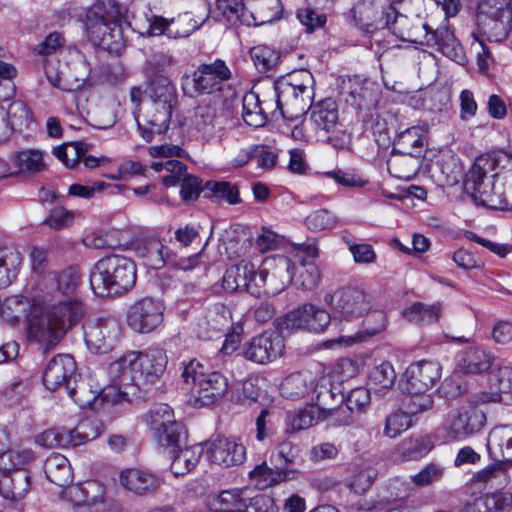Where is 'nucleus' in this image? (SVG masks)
Instances as JSON below:
<instances>
[{
	"mask_svg": "<svg viewBox=\"0 0 512 512\" xmlns=\"http://www.w3.org/2000/svg\"><path fill=\"white\" fill-rule=\"evenodd\" d=\"M81 277L77 269L68 267L60 273L50 272L37 300L30 306L23 297H13L5 301L2 314L8 321L27 318V335L46 348L57 345L67 330L76 325L86 313L81 298Z\"/></svg>",
	"mask_w": 512,
	"mask_h": 512,
	"instance_id": "f257e3e1",
	"label": "nucleus"
},
{
	"mask_svg": "<svg viewBox=\"0 0 512 512\" xmlns=\"http://www.w3.org/2000/svg\"><path fill=\"white\" fill-rule=\"evenodd\" d=\"M147 94L135 120L142 139L149 143L168 130L177 97L174 85L165 76L152 79Z\"/></svg>",
	"mask_w": 512,
	"mask_h": 512,
	"instance_id": "f03ea898",
	"label": "nucleus"
},
{
	"mask_svg": "<svg viewBox=\"0 0 512 512\" xmlns=\"http://www.w3.org/2000/svg\"><path fill=\"white\" fill-rule=\"evenodd\" d=\"M167 362V355L162 349L129 351L110 364L108 374L112 385L119 389L128 386L141 387L158 381Z\"/></svg>",
	"mask_w": 512,
	"mask_h": 512,
	"instance_id": "7ed1b4c3",
	"label": "nucleus"
},
{
	"mask_svg": "<svg viewBox=\"0 0 512 512\" xmlns=\"http://www.w3.org/2000/svg\"><path fill=\"white\" fill-rule=\"evenodd\" d=\"M500 164L501 159L494 155L477 157L467 174L465 185L477 204L504 210Z\"/></svg>",
	"mask_w": 512,
	"mask_h": 512,
	"instance_id": "20e7f679",
	"label": "nucleus"
},
{
	"mask_svg": "<svg viewBox=\"0 0 512 512\" xmlns=\"http://www.w3.org/2000/svg\"><path fill=\"white\" fill-rule=\"evenodd\" d=\"M181 378L189 386L188 403L194 408L211 406L228 392L227 377L218 371H205L204 365L196 359L183 362Z\"/></svg>",
	"mask_w": 512,
	"mask_h": 512,
	"instance_id": "39448f33",
	"label": "nucleus"
},
{
	"mask_svg": "<svg viewBox=\"0 0 512 512\" xmlns=\"http://www.w3.org/2000/svg\"><path fill=\"white\" fill-rule=\"evenodd\" d=\"M136 265L123 255H110L100 259L90 273L93 292L101 297L121 294L136 283Z\"/></svg>",
	"mask_w": 512,
	"mask_h": 512,
	"instance_id": "423d86ee",
	"label": "nucleus"
},
{
	"mask_svg": "<svg viewBox=\"0 0 512 512\" xmlns=\"http://www.w3.org/2000/svg\"><path fill=\"white\" fill-rule=\"evenodd\" d=\"M84 27L89 40L96 46L115 53L124 46L121 12L114 3H99L89 8Z\"/></svg>",
	"mask_w": 512,
	"mask_h": 512,
	"instance_id": "0eeeda50",
	"label": "nucleus"
},
{
	"mask_svg": "<svg viewBox=\"0 0 512 512\" xmlns=\"http://www.w3.org/2000/svg\"><path fill=\"white\" fill-rule=\"evenodd\" d=\"M314 78L310 71L302 69L292 72L287 78L276 82L275 102L279 114L284 118H298L311 107Z\"/></svg>",
	"mask_w": 512,
	"mask_h": 512,
	"instance_id": "6e6552de",
	"label": "nucleus"
},
{
	"mask_svg": "<svg viewBox=\"0 0 512 512\" xmlns=\"http://www.w3.org/2000/svg\"><path fill=\"white\" fill-rule=\"evenodd\" d=\"M476 24L489 38L495 41L505 39L512 25L511 0H480Z\"/></svg>",
	"mask_w": 512,
	"mask_h": 512,
	"instance_id": "1a4fd4ad",
	"label": "nucleus"
},
{
	"mask_svg": "<svg viewBox=\"0 0 512 512\" xmlns=\"http://www.w3.org/2000/svg\"><path fill=\"white\" fill-rule=\"evenodd\" d=\"M190 127L206 144H220L227 135L226 117L216 103L204 99L190 116Z\"/></svg>",
	"mask_w": 512,
	"mask_h": 512,
	"instance_id": "9d476101",
	"label": "nucleus"
},
{
	"mask_svg": "<svg viewBox=\"0 0 512 512\" xmlns=\"http://www.w3.org/2000/svg\"><path fill=\"white\" fill-rule=\"evenodd\" d=\"M232 76L231 70L221 59L198 66L191 76L184 79L182 85L185 94L193 97L199 94L221 92Z\"/></svg>",
	"mask_w": 512,
	"mask_h": 512,
	"instance_id": "9b49d317",
	"label": "nucleus"
},
{
	"mask_svg": "<svg viewBox=\"0 0 512 512\" xmlns=\"http://www.w3.org/2000/svg\"><path fill=\"white\" fill-rule=\"evenodd\" d=\"M486 423L485 413L476 406L468 405L451 409L444 416L441 430L450 442L462 441L479 433Z\"/></svg>",
	"mask_w": 512,
	"mask_h": 512,
	"instance_id": "f8f14e48",
	"label": "nucleus"
},
{
	"mask_svg": "<svg viewBox=\"0 0 512 512\" xmlns=\"http://www.w3.org/2000/svg\"><path fill=\"white\" fill-rule=\"evenodd\" d=\"M415 30L417 31H409L407 33V41L429 46L435 45L438 51L452 61L458 64L466 62L464 49L448 25L440 26L436 30H430L426 23L417 20Z\"/></svg>",
	"mask_w": 512,
	"mask_h": 512,
	"instance_id": "ddd939ff",
	"label": "nucleus"
},
{
	"mask_svg": "<svg viewBox=\"0 0 512 512\" xmlns=\"http://www.w3.org/2000/svg\"><path fill=\"white\" fill-rule=\"evenodd\" d=\"M147 426L163 447H178L187 439L184 425L175 420L173 409L167 404L155 405L145 416Z\"/></svg>",
	"mask_w": 512,
	"mask_h": 512,
	"instance_id": "4468645a",
	"label": "nucleus"
},
{
	"mask_svg": "<svg viewBox=\"0 0 512 512\" xmlns=\"http://www.w3.org/2000/svg\"><path fill=\"white\" fill-rule=\"evenodd\" d=\"M324 301L330 306L333 319L339 321L362 317L371 309L369 295L357 288H342L333 294H326Z\"/></svg>",
	"mask_w": 512,
	"mask_h": 512,
	"instance_id": "2eb2a0df",
	"label": "nucleus"
},
{
	"mask_svg": "<svg viewBox=\"0 0 512 512\" xmlns=\"http://www.w3.org/2000/svg\"><path fill=\"white\" fill-rule=\"evenodd\" d=\"M76 362L69 354H58L46 365L43 372L44 385L49 390H56L60 387L68 389L69 396L81 407L89 404V400H83L79 396L80 386L70 387L71 382L76 380Z\"/></svg>",
	"mask_w": 512,
	"mask_h": 512,
	"instance_id": "dca6fc26",
	"label": "nucleus"
},
{
	"mask_svg": "<svg viewBox=\"0 0 512 512\" xmlns=\"http://www.w3.org/2000/svg\"><path fill=\"white\" fill-rule=\"evenodd\" d=\"M333 397L334 394L330 390L324 389L317 392L315 403L303 409L288 412L285 418V432L293 434L332 418L335 409L329 405L328 400ZM311 400L314 401V397H311Z\"/></svg>",
	"mask_w": 512,
	"mask_h": 512,
	"instance_id": "f3484780",
	"label": "nucleus"
},
{
	"mask_svg": "<svg viewBox=\"0 0 512 512\" xmlns=\"http://www.w3.org/2000/svg\"><path fill=\"white\" fill-rule=\"evenodd\" d=\"M333 318L329 314L312 304H305L289 313L278 321L277 328L284 330L304 329L309 332L319 333L324 331Z\"/></svg>",
	"mask_w": 512,
	"mask_h": 512,
	"instance_id": "a211bd4d",
	"label": "nucleus"
},
{
	"mask_svg": "<svg viewBox=\"0 0 512 512\" xmlns=\"http://www.w3.org/2000/svg\"><path fill=\"white\" fill-rule=\"evenodd\" d=\"M121 327L114 318L98 319L84 326L85 343L95 353H107L119 340Z\"/></svg>",
	"mask_w": 512,
	"mask_h": 512,
	"instance_id": "6ab92c4d",
	"label": "nucleus"
},
{
	"mask_svg": "<svg viewBox=\"0 0 512 512\" xmlns=\"http://www.w3.org/2000/svg\"><path fill=\"white\" fill-rule=\"evenodd\" d=\"M165 307L162 302L146 297L128 310L127 323L136 332L149 333L163 322Z\"/></svg>",
	"mask_w": 512,
	"mask_h": 512,
	"instance_id": "aec40b11",
	"label": "nucleus"
},
{
	"mask_svg": "<svg viewBox=\"0 0 512 512\" xmlns=\"http://www.w3.org/2000/svg\"><path fill=\"white\" fill-rule=\"evenodd\" d=\"M281 333V331H266L253 337L244 346V357L257 364L274 361L283 354L285 348Z\"/></svg>",
	"mask_w": 512,
	"mask_h": 512,
	"instance_id": "412c9836",
	"label": "nucleus"
},
{
	"mask_svg": "<svg viewBox=\"0 0 512 512\" xmlns=\"http://www.w3.org/2000/svg\"><path fill=\"white\" fill-rule=\"evenodd\" d=\"M275 267L276 272L282 277V285L283 287L291 282L292 275L291 269L293 268L292 261L285 257L279 256L275 258L265 259L263 262V268L256 272L255 266L248 261H240L238 263V267L241 269L240 273L244 278L245 282H247V291H250L252 286L260 287L264 285L267 281V276L269 275V269L271 267Z\"/></svg>",
	"mask_w": 512,
	"mask_h": 512,
	"instance_id": "4be33fe9",
	"label": "nucleus"
},
{
	"mask_svg": "<svg viewBox=\"0 0 512 512\" xmlns=\"http://www.w3.org/2000/svg\"><path fill=\"white\" fill-rule=\"evenodd\" d=\"M442 367L439 362L421 360L408 366L405 372L404 391H430L440 380Z\"/></svg>",
	"mask_w": 512,
	"mask_h": 512,
	"instance_id": "5701e85b",
	"label": "nucleus"
},
{
	"mask_svg": "<svg viewBox=\"0 0 512 512\" xmlns=\"http://www.w3.org/2000/svg\"><path fill=\"white\" fill-rule=\"evenodd\" d=\"M207 456L222 467L242 464L246 459L245 446L235 438L218 437L208 443Z\"/></svg>",
	"mask_w": 512,
	"mask_h": 512,
	"instance_id": "b1692460",
	"label": "nucleus"
},
{
	"mask_svg": "<svg viewBox=\"0 0 512 512\" xmlns=\"http://www.w3.org/2000/svg\"><path fill=\"white\" fill-rule=\"evenodd\" d=\"M387 319L383 311H373L364 321V329L352 335H343L326 342V347H351L367 341L369 338L382 332L386 328Z\"/></svg>",
	"mask_w": 512,
	"mask_h": 512,
	"instance_id": "393cba45",
	"label": "nucleus"
},
{
	"mask_svg": "<svg viewBox=\"0 0 512 512\" xmlns=\"http://www.w3.org/2000/svg\"><path fill=\"white\" fill-rule=\"evenodd\" d=\"M163 478L153 472L141 469H126L120 474V483L137 496L156 492L163 484Z\"/></svg>",
	"mask_w": 512,
	"mask_h": 512,
	"instance_id": "a878e982",
	"label": "nucleus"
},
{
	"mask_svg": "<svg viewBox=\"0 0 512 512\" xmlns=\"http://www.w3.org/2000/svg\"><path fill=\"white\" fill-rule=\"evenodd\" d=\"M299 471L292 468H272L267 462L256 465L250 472L249 478L260 490L279 485L283 482L294 481Z\"/></svg>",
	"mask_w": 512,
	"mask_h": 512,
	"instance_id": "bb28decb",
	"label": "nucleus"
},
{
	"mask_svg": "<svg viewBox=\"0 0 512 512\" xmlns=\"http://www.w3.org/2000/svg\"><path fill=\"white\" fill-rule=\"evenodd\" d=\"M310 121L317 133L327 137L336 132L339 125V113L336 102L332 99H325L311 108Z\"/></svg>",
	"mask_w": 512,
	"mask_h": 512,
	"instance_id": "cd10ccee",
	"label": "nucleus"
},
{
	"mask_svg": "<svg viewBox=\"0 0 512 512\" xmlns=\"http://www.w3.org/2000/svg\"><path fill=\"white\" fill-rule=\"evenodd\" d=\"M427 128L416 125L399 132L393 141V151L402 154L421 156L426 144Z\"/></svg>",
	"mask_w": 512,
	"mask_h": 512,
	"instance_id": "c85d7f7f",
	"label": "nucleus"
},
{
	"mask_svg": "<svg viewBox=\"0 0 512 512\" xmlns=\"http://www.w3.org/2000/svg\"><path fill=\"white\" fill-rule=\"evenodd\" d=\"M250 25L260 26L280 18V0H244Z\"/></svg>",
	"mask_w": 512,
	"mask_h": 512,
	"instance_id": "c756f323",
	"label": "nucleus"
},
{
	"mask_svg": "<svg viewBox=\"0 0 512 512\" xmlns=\"http://www.w3.org/2000/svg\"><path fill=\"white\" fill-rule=\"evenodd\" d=\"M137 255L146 267L152 269H161L171 261V250L156 238H149L140 243Z\"/></svg>",
	"mask_w": 512,
	"mask_h": 512,
	"instance_id": "7c9ffc66",
	"label": "nucleus"
},
{
	"mask_svg": "<svg viewBox=\"0 0 512 512\" xmlns=\"http://www.w3.org/2000/svg\"><path fill=\"white\" fill-rule=\"evenodd\" d=\"M494 357L485 349L472 346L459 354L457 366L466 374H480L487 371L493 364Z\"/></svg>",
	"mask_w": 512,
	"mask_h": 512,
	"instance_id": "2f4dec72",
	"label": "nucleus"
},
{
	"mask_svg": "<svg viewBox=\"0 0 512 512\" xmlns=\"http://www.w3.org/2000/svg\"><path fill=\"white\" fill-rule=\"evenodd\" d=\"M186 440L178 447H166L172 459L170 469L175 476H183L190 472L199 462L202 448L198 445L182 448Z\"/></svg>",
	"mask_w": 512,
	"mask_h": 512,
	"instance_id": "473e14b6",
	"label": "nucleus"
},
{
	"mask_svg": "<svg viewBox=\"0 0 512 512\" xmlns=\"http://www.w3.org/2000/svg\"><path fill=\"white\" fill-rule=\"evenodd\" d=\"M316 392V378L309 372L292 374L281 385L282 395L291 400L304 398Z\"/></svg>",
	"mask_w": 512,
	"mask_h": 512,
	"instance_id": "72a5a7b5",
	"label": "nucleus"
},
{
	"mask_svg": "<svg viewBox=\"0 0 512 512\" xmlns=\"http://www.w3.org/2000/svg\"><path fill=\"white\" fill-rule=\"evenodd\" d=\"M370 402V392L364 387L352 389L345 399V405L333 407L334 419L340 425H347L353 421L351 413L363 410Z\"/></svg>",
	"mask_w": 512,
	"mask_h": 512,
	"instance_id": "f704fd0d",
	"label": "nucleus"
},
{
	"mask_svg": "<svg viewBox=\"0 0 512 512\" xmlns=\"http://www.w3.org/2000/svg\"><path fill=\"white\" fill-rule=\"evenodd\" d=\"M489 381L491 388L495 391L490 395H485L482 400L509 404L512 401V368L500 367L491 373Z\"/></svg>",
	"mask_w": 512,
	"mask_h": 512,
	"instance_id": "c9c22d12",
	"label": "nucleus"
},
{
	"mask_svg": "<svg viewBox=\"0 0 512 512\" xmlns=\"http://www.w3.org/2000/svg\"><path fill=\"white\" fill-rule=\"evenodd\" d=\"M433 448L430 439L426 437H411L403 440L394 449L392 457L397 463L416 461L427 455Z\"/></svg>",
	"mask_w": 512,
	"mask_h": 512,
	"instance_id": "e433bc0d",
	"label": "nucleus"
},
{
	"mask_svg": "<svg viewBox=\"0 0 512 512\" xmlns=\"http://www.w3.org/2000/svg\"><path fill=\"white\" fill-rule=\"evenodd\" d=\"M11 162L15 175H34L45 170L44 154L38 149H25L14 153Z\"/></svg>",
	"mask_w": 512,
	"mask_h": 512,
	"instance_id": "4c0bfd02",
	"label": "nucleus"
},
{
	"mask_svg": "<svg viewBox=\"0 0 512 512\" xmlns=\"http://www.w3.org/2000/svg\"><path fill=\"white\" fill-rule=\"evenodd\" d=\"M442 303L425 304L414 302L402 311V316L408 322L417 325L437 323L442 315Z\"/></svg>",
	"mask_w": 512,
	"mask_h": 512,
	"instance_id": "58836bf2",
	"label": "nucleus"
},
{
	"mask_svg": "<svg viewBox=\"0 0 512 512\" xmlns=\"http://www.w3.org/2000/svg\"><path fill=\"white\" fill-rule=\"evenodd\" d=\"M44 472L50 482L60 487L73 481L71 465L68 459L60 453H53L47 457L44 463Z\"/></svg>",
	"mask_w": 512,
	"mask_h": 512,
	"instance_id": "ea45409f",
	"label": "nucleus"
},
{
	"mask_svg": "<svg viewBox=\"0 0 512 512\" xmlns=\"http://www.w3.org/2000/svg\"><path fill=\"white\" fill-rule=\"evenodd\" d=\"M512 507V493H487L467 504L463 512H502Z\"/></svg>",
	"mask_w": 512,
	"mask_h": 512,
	"instance_id": "a19ab883",
	"label": "nucleus"
},
{
	"mask_svg": "<svg viewBox=\"0 0 512 512\" xmlns=\"http://www.w3.org/2000/svg\"><path fill=\"white\" fill-rule=\"evenodd\" d=\"M35 459L34 451L27 445L20 443L10 446L6 453L0 457V471L7 473L26 470V466Z\"/></svg>",
	"mask_w": 512,
	"mask_h": 512,
	"instance_id": "79ce46f5",
	"label": "nucleus"
},
{
	"mask_svg": "<svg viewBox=\"0 0 512 512\" xmlns=\"http://www.w3.org/2000/svg\"><path fill=\"white\" fill-rule=\"evenodd\" d=\"M268 107L262 106L259 96L254 92L245 94L242 100V118L251 127H262L268 120Z\"/></svg>",
	"mask_w": 512,
	"mask_h": 512,
	"instance_id": "37998d69",
	"label": "nucleus"
},
{
	"mask_svg": "<svg viewBox=\"0 0 512 512\" xmlns=\"http://www.w3.org/2000/svg\"><path fill=\"white\" fill-rule=\"evenodd\" d=\"M22 260V255L16 248H0V288H5L13 282L18 275Z\"/></svg>",
	"mask_w": 512,
	"mask_h": 512,
	"instance_id": "c03bdc74",
	"label": "nucleus"
},
{
	"mask_svg": "<svg viewBox=\"0 0 512 512\" xmlns=\"http://www.w3.org/2000/svg\"><path fill=\"white\" fill-rule=\"evenodd\" d=\"M245 506L246 498L239 490H225L208 498V507L215 512L242 511Z\"/></svg>",
	"mask_w": 512,
	"mask_h": 512,
	"instance_id": "a18cd8bd",
	"label": "nucleus"
},
{
	"mask_svg": "<svg viewBox=\"0 0 512 512\" xmlns=\"http://www.w3.org/2000/svg\"><path fill=\"white\" fill-rule=\"evenodd\" d=\"M379 97L380 93L373 83L365 81L351 88L346 101L359 110H370L377 105Z\"/></svg>",
	"mask_w": 512,
	"mask_h": 512,
	"instance_id": "49530a36",
	"label": "nucleus"
},
{
	"mask_svg": "<svg viewBox=\"0 0 512 512\" xmlns=\"http://www.w3.org/2000/svg\"><path fill=\"white\" fill-rule=\"evenodd\" d=\"M1 480L2 489H5L4 497L19 500L30 490V476L27 470L9 472Z\"/></svg>",
	"mask_w": 512,
	"mask_h": 512,
	"instance_id": "de8ad7c7",
	"label": "nucleus"
},
{
	"mask_svg": "<svg viewBox=\"0 0 512 512\" xmlns=\"http://www.w3.org/2000/svg\"><path fill=\"white\" fill-rule=\"evenodd\" d=\"M418 155L402 154L392 150L391 156L386 162L388 172L399 179H411L417 172Z\"/></svg>",
	"mask_w": 512,
	"mask_h": 512,
	"instance_id": "09e8293b",
	"label": "nucleus"
},
{
	"mask_svg": "<svg viewBox=\"0 0 512 512\" xmlns=\"http://www.w3.org/2000/svg\"><path fill=\"white\" fill-rule=\"evenodd\" d=\"M487 447L490 452L493 449L500 451L503 460L509 459L512 465V425H503L494 428L488 437Z\"/></svg>",
	"mask_w": 512,
	"mask_h": 512,
	"instance_id": "8fccbe9b",
	"label": "nucleus"
},
{
	"mask_svg": "<svg viewBox=\"0 0 512 512\" xmlns=\"http://www.w3.org/2000/svg\"><path fill=\"white\" fill-rule=\"evenodd\" d=\"M101 434L99 423L94 421H83L74 429H65L64 436L67 439V447H75L96 439Z\"/></svg>",
	"mask_w": 512,
	"mask_h": 512,
	"instance_id": "3c124183",
	"label": "nucleus"
},
{
	"mask_svg": "<svg viewBox=\"0 0 512 512\" xmlns=\"http://www.w3.org/2000/svg\"><path fill=\"white\" fill-rule=\"evenodd\" d=\"M408 18L396 10V8L389 4L386 7L382 8L381 18L379 19V24L383 27H387L392 29L394 33H398L399 36L407 41V33L409 31H417L415 30L414 24L411 28L405 29Z\"/></svg>",
	"mask_w": 512,
	"mask_h": 512,
	"instance_id": "603ef678",
	"label": "nucleus"
},
{
	"mask_svg": "<svg viewBox=\"0 0 512 512\" xmlns=\"http://www.w3.org/2000/svg\"><path fill=\"white\" fill-rule=\"evenodd\" d=\"M206 19L197 20L191 13L178 15L170 20V28H168V37L177 39L188 37L192 32L200 28Z\"/></svg>",
	"mask_w": 512,
	"mask_h": 512,
	"instance_id": "864d4df0",
	"label": "nucleus"
},
{
	"mask_svg": "<svg viewBox=\"0 0 512 512\" xmlns=\"http://www.w3.org/2000/svg\"><path fill=\"white\" fill-rule=\"evenodd\" d=\"M395 379V370L389 362H382L376 365L369 373V383L378 393L391 388Z\"/></svg>",
	"mask_w": 512,
	"mask_h": 512,
	"instance_id": "5fc2aeb1",
	"label": "nucleus"
},
{
	"mask_svg": "<svg viewBox=\"0 0 512 512\" xmlns=\"http://www.w3.org/2000/svg\"><path fill=\"white\" fill-rule=\"evenodd\" d=\"M509 459L499 460L474 474L473 480L476 482H493L497 480L498 485H506L509 482L507 469L509 467Z\"/></svg>",
	"mask_w": 512,
	"mask_h": 512,
	"instance_id": "6e6d98bb",
	"label": "nucleus"
},
{
	"mask_svg": "<svg viewBox=\"0 0 512 512\" xmlns=\"http://www.w3.org/2000/svg\"><path fill=\"white\" fill-rule=\"evenodd\" d=\"M407 393L403 400V406L412 417L432 409L434 399L429 391H405Z\"/></svg>",
	"mask_w": 512,
	"mask_h": 512,
	"instance_id": "4d7b16f0",
	"label": "nucleus"
},
{
	"mask_svg": "<svg viewBox=\"0 0 512 512\" xmlns=\"http://www.w3.org/2000/svg\"><path fill=\"white\" fill-rule=\"evenodd\" d=\"M216 10L229 22L235 23L239 21L243 24L250 25L244 0H217Z\"/></svg>",
	"mask_w": 512,
	"mask_h": 512,
	"instance_id": "13d9d810",
	"label": "nucleus"
},
{
	"mask_svg": "<svg viewBox=\"0 0 512 512\" xmlns=\"http://www.w3.org/2000/svg\"><path fill=\"white\" fill-rule=\"evenodd\" d=\"M251 59L259 72H268L278 63L280 55L265 45H257L250 50Z\"/></svg>",
	"mask_w": 512,
	"mask_h": 512,
	"instance_id": "bf43d9fd",
	"label": "nucleus"
},
{
	"mask_svg": "<svg viewBox=\"0 0 512 512\" xmlns=\"http://www.w3.org/2000/svg\"><path fill=\"white\" fill-rule=\"evenodd\" d=\"M338 225V218L327 209L311 212L305 219V226L313 232L333 229Z\"/></svg>",
	"mask_w": 512,
	"mask_h": 512,
	"instance_id": "052dcab7",
	"label": "nucleus"
},
{
	"mask_svg": "<svg viewBox=\"0 0 512 512\" xmlns=\"http://www.w3.org/2000/svg\"><path fill=\"white\" fill-rule=\"evenodd\" d=\"M86 144L82 142L68 143L54 149V155L66 166L73 168L86 152Z\"/></svg>",
	"mask_w": 512,
	"mask_h": 512,
	"instance_id": "680f3d73",
	"label": "nucleus"
},
{
	"mask_svg": "<svg viewBox=\"0 0 512 512\" xmlns=\"http://www.w3.org/2000/svg\"><path fill=\"white\" fill-rule=\"evenodd\" d=\"M411 425L412 419L407 411H396L387 416L383 433L389 438H395Z\"/></svg>",
	"mask_w": 512,
	"mask_h": 512,
	"instance_id": "e2e57ef3",
	"label": "nucleus"
},
{
	"mask_svg": "<svg viewBox=\"0 0 512 512\" xmlns=\"http://www.w3.org/2000/svg\"><path fill=\"white\" fill-rule=\"evenodd\" d=\"M501 159V187L504 197V210H512V157Z\"/></svg>",
	"mask_w": 512,
	"mask_h": 512,
	"instance_id": "0e129e2a",
	"label": "nucleus"
},
{
	"mask_svg": "<svg viewBox=\"0 0 512 512\" xmlns=\"http://www.w3.org/2000/svg\"><path fill=\"white\" fill-rule=\"evenodd\" d=\"M292 265H294L292 263ZM295 266L291 269V275H293V270ZM319 269L314 264L302 265L298 271V275L296 278L292 276V280L296 285L300 286L304 290H312L315 288L319 282Z\"/></svg>",
	"mask_w": 512,
	"mask_h": 512,
	"instance_id": "69168bd1",
	"label": "nucleus"
},
{
	"mask_svg": "<svg viewBox=\"0 0 512 512\" xmlns=\"http://www.w3.org/2000/svg\"><path fill=\"white\" fill-rule=\"evenodd\" d=\"M67 439L64 428H49L35 436V442L44 448H65Z\"/></svg>",
	"mask_w": 512,
	"mask_h": 512,
	"instance_id": "338daca9",
	"label": "nucleus"
},
{
	"mask_svg": "<svg viewBox=\"0 0 512 512\" xmlns=\"http://www.w3.org/2000/svg\"><path fill=\"white\" fill-rule=\"evenodd\" d=\"M444 468L437 463H429L419 473L412 476V482L417 486H427L440 480L443 476Z\"/></svg>",
	"mask_w": 512,
	"mask_h": 512,
	"instance_id": "774afa93",
	"label": "nucleus"
}]
</instances>
